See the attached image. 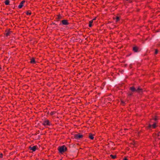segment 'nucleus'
Wrapping results in <instances>:
<instances>
[{
    "label": "nucleus",
    "instance_id": "obj_1",
    "mask_svg": "<svg viewBox=\"0 0 160 160\" xmlns=\"http://www.w3.org/2000/svg\"><path fill=\"white\" fill-rule=\"evenodd\" d=\"M130 90L132 92H142V89L140 88L139 87L137 89H136L134 87H130Z\"/></svg>",
    "mask_w": 160,
    "mask_h": 160
},
{
    "label": "nucleus",
    "instance_id": "obj_2",
    "mask_svg": "<svg viewBox=\"0 0 160 160\" xmlns=\"http://www.w3.org/2000/svg\"><path fill=\"white\" fill-rule=\"evenodd\" d=\"M67 150L66 147L64 145L61 146V154Z\"/></svg>",
    "mask_w": 160,
    "mask_h": 160
},
{
    "label": "nucleus",
    "instance_id": "obj_3",
    "mask_svg": "<svg viewBox=\"0 0 160 160\" xmlns=\"http://www.w3.org/2000/svg\"><path fill=\"white\" fill-rule=\"evenodd\" d=\"M74 138L77 140L79 139L80 138H82L83 137V135H82L80 134H76L74 135Z\"/></svg>",
    "mask_w": 160,
    "mask_h": 160
},
{
    "label": "nucleus",
    "instance_id": "obj_4",
    "mask_svg": "<svg viewBox=\"0 0 160 160\" xmlns=\"http://www.w3.org/2000/svg\"><path fill=\"white\" fill-rule=\"evenodd\" d=\"M157 125H156V123L154 122L152 125L149 124L148 127L149 128H155L157 127Z\"/></svg>",
    "mask_w": 160,
    "mask_h": 160
},
{
    "label": "nucleus",
    "instance_id": "obj_5",
    "mask_svg": "<svg viewBox=\"0 0 160 160\" xmlns=\"http://www.w3.org/2000/svg\"><path fill=\"white\" fill-rule=\"evenodd\" d=\"M63 25H67L69 24L68 21L67 20H63L61 21Z\"/></svg>",
    "mask_w": 160,
    "mask_h": 160
},
{
    "label": "nucleus",
    "instance_id": "obj_6",
    "mask_svg": "<svg viewBox=\"0 0 160 160\" xmlns=\"http://www.w3.org/2000/svg\"><path fill=\"white\" fill-rule=\"evenodd\" d=\"M42 124L44 126L50 125V124L48 120H46L43 122Z\"/></svg>",
    "mask_w": 160,
    "mask_h": 160
},
{
    "label": "nucleus",
    "instance_id": "obj_7",
    "mask_svg": "<svg viewBox=\"0 0 160 160\" xmlns=\"http://www.w3.org/2000/svg\"><path fill=\"white\" fill-rule=\"evenodd\" d=\"M25 0L22 1L20 3L18 6V8H21L23 6V4L25 3Z\"/></svg>",
    "mask_w": 160,
    "mask_h": 160
},
{
    "label": "nucleus",
    "instance_id": "obj_8",
    "mask_svg": "<svg viewBox=\"0 0 160 160\" xmlns=\"http://www.w3.org/2000/svg\"><path fill=\"white\" fill-rule=\"evenodd\" d=\"M37 147L36 146H34L32 147H30L29 148L30 150L34 152L36 150Z\"/></svg>",
    "mask_w": 160,
    "mask_h": 160
},
{
    "label": "nucleus",
    "instance_id": "obj_9",
    "mask_svg": "<svg viewBox=\"0 0 160 160\" xmlns=\"http://www.w3.org/2000/svg\"><path fill=\"white\" fill-rule=\"evenodd\" d=\"M6 36L7 37H8L9 36H10V34L11 33V32L9 31V30H6Z\"/></svg>",
    "mask_w": 160,
    "mask_h": 160
},
{
    "label": "nucleus",
    "instance_id": "obj_10",
    "mask_svg": "<svg viewBox=\"0 0 160 160\" xmlns=\"http://www.w3.org/2000/svg\"><path fill=\"white\" fill-rule=\"evenodd\" d=\"M138 48L136 46H134L133 48V50L135 52H138Z\"/></svg>",
    "mask_w": 160,
    "mask_h": 160
},
{
    "label": "nucleus",
    "instance_id": "obj_11",
    "mask_svg": "<svg viewBox=\"0 0 160 160\" xmlns=\"http://www.w3.org/2000/svg\"><path fill=\"white\" fill-rule=\"evenodd\" d=\"M89 138L92 140H93L94 139V137L93 135L91 133H89Z\"/></svg>",
    "mask_w": 160,
    "mask_h": 160
},
{
    "label": "nucleus",
    "instance_id": "obj_12",
    "mask_svg": "<svg viewBox=\"0 0 160 160\" xmlns=\"http://www.w3.org/2000/svg\"><path fill=\"white\" fill-rule=\"evenodd\" d=\"M30 62L32 63H35V60L34 58L31 59Z\"/></svg>",
    "mask_w": 160,
    "mask_h": 160
},
{
    "label": "nucleus",
    "instance_id": "obj_13",
    "mask_svg": "<svg viewBox=\"0 0 160 160\" xmlns=\"http://www.w3.org/2000/svg\"><path fill=\"white\" fill-rule=\"evenodd\" d=\"M5 5H8L9 4L10 1L9 0H6L4 2Z\"/></svg>",
    "mask_w": 160,
    "mask_h": 160
},
{
    "label": "nucleus",
    "instance_id": "obj_14",
    "mask_svg": "<svg viewBox=\"0 0 160 160\" xmlns=\"http://www.w3.org/2000/svg\"><path fill=\"white\" fill-rule=\"evenodd\" d=\"M93 22V21H92V20H91L89 21V27H91L92 26V24Z\"/></svg>",
    "mask_w": 160,
    "mask_h": 160
},
{
    "label": "nucleus",
    "instance_id": "obj_15",
    "mask_svg": "<svg viewBox=\"0 0 160 160\" xmlns=\"http://www.w3.org/2000/svg\"><path fill=\"white\" fill-rule=\"evenodd\" d=\"M120 20V18L119 17L117 16L116 18V22H118Z\"/></svg>",
    "mask_w": 160,
    "mask_h": 160
},
{
    "label": "nucleus",
    "instance_id": "obj_16",
    "mask_svg": "<svg viewBox=\"0 0 160 160\" xmlns=\"http://www.w3.org/2000/svg\"><path fill=\"white\" fill-rule=\"evenodd\" d=\"M110 157L112 159H115L116 158V156H115V155H112V154H111L110 155Z\"/></svg>",
    "mask_w": 160,
    "mask_h": 160
},
{
    "label": "nucleus",
    "instance_id": "obj_17",
    "mask_svg": "<svg viewBox=\"0 0 160 160\" xmlns=\"http://www.w3.org/2000/svg\"><path fill=\"white\" fill-rule=\"evenodd\" d=\"M133 93L132 92H129L128 94V97L132 96L133 94Z\"/></svg>",
    "mask_w": 160,
    "mask_h": 160
},
{
    "label": "nucleus",
    "instance_id": "obj_18",
    "mask_svg": "<svg viewBox=\"0 0 160 160\" xmlns=\"http://www.w3.org/2000/svg\"><path fill=\"white\" fill-rule=\"evenodd\" d=\"M26 14L27 15H30L31 14V12L30 11H28L27 13Z\"/></svg>",
    "mask_w": 160,
    "mask_h": 160
},
{
    "label": "nucleus",
    "instance_id": "obj_19",
    "mask_svg": "<svg viewBox=\"0 0 160 160\" xmlns=\"http://www.w3.org/2000/svg\"><path fill=\"white\" fill-rule=\"evenodd\" d=\"M56 113L55 112H51L50 113V115H53L55 114V116H56Z\"/></svg>",
    "mask_w": 160,
    "mask_h": 160
},
{
    "label": "nucleus",
    "instance_id": "obj_20",
    "mask_svg": "<svg viewBox=\"0 0 160 160\" xmlns=\"http://www.w3.org/2000/svg\"><path fill=\"white\" fill-rule=\"evenodd\" d=\"M124 1H128L129 3H131L132 2V0H123Z\"/></svg>",
    "mask_w": 160,
    "mask_h": 160
},
{
    "label": "nucleus",
    "instance_id": "obj_21",
    "mask_svg": "<svg viewBox=\"0 0 160 160\" xmlns=\"http://www.w3.org/2000/svg\"><path fill=\"white\" fill-rule=\"evenodd\" d=\"M124 1H128L129 3H131L132 2V0H123Z\"/></svg>",
    "mask_w": 160,
    "mask_h": 160
},
{
    "label": "nucleus",
    "instance_id": "obj_22",
    "mask_svg": "<svg viewBox=\"0 0 160 160\" xmlns=\"http://www.w3.org/2000/svg\"><path fill=\"white\" fill-rule=\"evenodd\" d=\"M158 53V50L157 49H156L155 51V54H156Z\"/></svg>",
    "mask_w": 160,
    "mask_h": 160
},
{
    "label": "nucleus",
    "instance_id": "obj_23",
    "mask_svg": "<svg viewBox=\"0 0 160 160\" xmlns=\"http://www.w3.org/2000/svg\"><path fill=\"white\" fill-rule=\"evenodd\" d=\"M58 150L59 152H60V146H59L58 148Z\"/></svg>",
    "mask_w": 160,
    "mask_h": 160
},
{
    "label": "nucleus",
    "instance_id": "obj_24",
    "mask_svg": "<svg viewBox=\"0 0 160 160\" xmlns=\"http://www.w3.org/2000/svg\"><path fill=\"white\" fill-rule=\"evenodd\" d=\"M157 135L158 137L160 135V132L158 133Z\"/></svg>",
    "mask_w": 160,
    "mask_h": 160
},
{
    "label": "nucleus",
    "instance_id": "obj_25",
    "mask_svg": "<svg viewBox=\"0 0 160 160\" xmlns=\"http://www.w3.org/2000/svg\"><path fill=\"white\" fill-rule=\"evenodd\" d=\"M2 154L0 153V158H2Z\"/></svg>",
    "mask_w": 160,
    "mask_h": 160
},
{
    "label": "nucleus",
    "instance_id": "obj_26",
    "mask_svg": "<svg viewBox=\"0 0 160 160\" xmlns=\"http://www.w3.org/2000/svg\"><path fill=\"white\" fill-rule=\"evenodd\" d=\"M121 102H122V104H123V105H124V102L123 101H122Z\"/></svg>",
    "mask_w": 160,
    "mask_h": 160
},
{
    "label": "nucleus",
    "instance_id": "obj_27",
    "mask_svg": "<svg viewBox=\"0 0 160 160\" xmlns=\"http://www.w3.org/2000/svg\"><path fill=\"white\" fill-rule=\"evenodd\" d=\"M96 19V18H93L92 20V21H93L94 20H95Z\"/></svg>",
    "mask_w": 160,
    "mask_h": 160
},
{
    "label": "nucleus",
    "instance_id": "obj_28",
    "mask_svg": "<svg viewBox=\"0 0 160 160\" xmlns=\"http://www.w3.org/2000/svg\"><path fill=\"white\" fill-rule=\"evenodd\" d=\"M154 119L155 121H157V118H154Z\"/></svg>",
    "mask_w": 160,
    "mask_h": 160
},
{
    "label": "nucleus",
    "instance_id": "obj_29",
    "mask_svg": "<svg viewBox=\"0 0 160 160\" xmlns=\"http://www.w3.org/2000/svg\"><path fill=\"white\" fill-rule=\"evenodd\" d=\"M123 160H128L126 158H125Z\"/></svg>",
    "mask_w": 160,
    "mask_h": 160
},
{
    "label": "nucleus",
    "instance_id": "obj_30",
    "mask_svg": "<svg viewBox=\"0 0 160 160\" xmlns=\"http://www.w3.org/2000/svg\"><path fill=\"white\" fill-rule=\"evenodd\" d=\"M1 69V68L0 67V70Z\"/></svg>",
    "mask_w": 160,
    "mask_h": 160
},
{
    "label": "nucleus",
    "instance_id": "obj_31",
    "mask_svg": "<svg viewBox=\"0 0 160 160\" xmlns=\"http://www.w3.org/2000/svg\"><path fill=\"white\" fill-rule=\"evenodd\" d=\"M57 117L58 118V116H57Z\"/></svg>",
    "mask_w": 160,
    "mask_h": 160
},
{
    "label": "nucleus",
    "instance_id": "obj_32",
    "mask_svg": "<svg viewBox=\"0 0 160 160\" xmlns=\"http://www.w3.org/2000/svg\"><path fill=\"white\" fill-rule=\"evenodd\" d=\"M61 160H62L61 159Z\"/></svg>",
    "mask_w": 160,
    "mask_h": 160
}]
</instances>
